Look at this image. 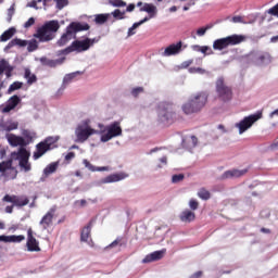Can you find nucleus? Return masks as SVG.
<instances>
[{"instance_id":"f257e3e1","label":"nucleus","mask_w":278,"mask_h":278,"mask_svg":"<svg viewBox=\"0 0 278 278\" xmlns=\"http://www.w3.org/2000/svg\"><path fill=\"white\" fill-rule=\"evenodd\" d=\"M29 157H31V153L20 146V148L13 152H11L9 159L0 163V173L1 177H5V179H16V175L20 173H30L31 163L29 162Z\"/></svg>"},{"instance_id":"f03ea898","label":"nucleus","mask_w":278,"mask_h":278,"mask_svg":"<svg viewBox=\"0 0 278 278\" xmlns=\"http://www.w3.org/2000/svg\"><path fill=\"white\" fill-rule=\"evenodd\" d=\"M62 25H64V21H47L37 28L34 38H37L39 42H51V40H55V36H58V31H60Z\"/></svg>"},{"instance_id":"7ed1b4c3","label":"nucleus","mask_w":278,"mask_h":278,"mask_svg":"<svg viewBox=\"0 0 278 278\" xmlns=\"http://www.w3.org/2000/svg\"><path fill=\"white\" fill-rule=\"evenodd\" d=\"M88 29H90V25H88V23L72 22L66 26L64 33L56 41L58 47H66L71 40H75V38H77V34H79V31H88Z\"/></svg>"},{"instance_id":"20e7f679","label":"nucleus","mask_w":278,"mask_h":278,"mask_svg":"<svg viewBox=\"0 0 278 278\" xmlns=\"http://www.w3.org/2000/svg\"><path fill=\"white\" fill-rule=\"evenodd\" d=\"M205 103H207V93L198 92L182 104L181 110L185 114H197V112H201L205 108Z\"/></svg>"},{"instance_id":"39448f33","label":"nucleus","mask_w":278,"mask_h":278,"mask_svg":"<svg viewBox=\"0 0 278 278\" xmlns=\"http://www.w3.org/2000/svg\"><path fill=\"white\" fill-rule=\"evenodd\" d=\"M98 136H100V141L102 142H110L113 138L123 136L121 122H113L109 125L98 124Z\"/></svg>"},{"instance_id":"423d86ee","label":"nucleus","mask_w":278,"mask_h":278,"mask_svg":"<svg viewBox=\"0 0 278 278\" xmlns=\"http://www.w3.org/2000/svg\"><path fill=\"white\" fill-rule=\"evenodd\" d=\"M74 136L76 138L75 142L84 144L90 136H99V129H94L90 126V119H84L77 124Z\"/></svg>"},{"instance_id":"0eeeda50","label":"nucleus","mask_w":278,"mask_h":278,"mask_svg":"<svg viewBox=\"0 0 278 278\" xmlns=\"http://www.w3.org/2000/svg\"><path fill=\"white\" fill-rule=\"evenodd\" d=\"M22 136H16L14 134H7L5 138L11 147H27L34 142V138H36V132L24 129L22 130Z\"/></svg>"},{"instance_id":"6e6552de","label":"nucleus","mask_w":278,"mask_h":278,"mask_svg":"<svg viewBox=\"0 0 278 278\" xmlns=\"http://www.w3.org/2000/svg\"><path fill=\"white\" fill-rule=\"evenodd\" d=\"M99 42V38H88L85 39H77L74 40L70 47L62 50V53L65 55H68V53H73V51H76V53H84L85 51L90 50L91 47L97 45Z\"/></svg>"},{"instance_id":"1a4fd4ad","label":"nucleus","mask_w":278,"mask_h":278,"mask_svg":"<svg viewBox=\"0 0 278 278\" xmlns=\"http://www.w3.org/2000/svg\"><path fill=\"white\" fill-rule=\"evenodd\" d=\"M247 40V37L243 35H231L226 38L216 39L213 42V49L215 51H223V49H227V47H235L236 45H240Z\"/></svg>"},{"instance_id":"9d476101","label":"nucleus","mask_w":278,"mask_h":278,"mask_svg":"<svg viewBox=\"0 0 278 278\" xmlns=\"http://www.w3.org/2000/svg\"><path fill=\"white\" fill-rule=\"evenodd\" d=\"M157 116L161 123H168L175 117V105L170 102H160L157 104Z\"/></svg>"},{"instance_id":"9b49d317","label":"nucleus","mask_w":278,"mask_h":278,"mask_svg":"<svg viewBox=\"0 0 278 278\" xmlns=\"http://www.w3.org/2000/svg\"><path fill=\"white\" fill-rule=\"evenodd\" d=\"M60 140V137H48L45 141L39 142L36 148L37 151L34 152L33 157L34 160H40L47 153V151H51L55 149V142Z\"/></svg>"},{"instance_id":"f8f14e48","label":"nucleus","mask_w":278,"mask_h":278,"mask_svg":"<svg viewBox=\"0 0 278 278\" xmlns=\"http://www.w3.org/2000/svg\"><path fill=\"white\" fill-rule=\"evenodd\" d=\"M262 118V112L245 116L243 119L235 124V127L239 129V135L242 136L245 131H249L253 127L254 123H257Z\"/></svg>"},{"instance_id":"ddd939ff","label":"nucleus","mask_w":278,"mask_h":278,"mask_svg":"<svg viewBox=\"0 0 278 278\" xmlns=\"http://www.w3.org/2000/svg\"><path fill=\"white\" fill-rule=\"evenodd\" d=\"M216 92L222 101H231V88L225 84L223 76L218 77L216 80Z\"/></svg>"},{"instance_id":"4468645a","label":"nucleus","mask_w":278,"mask_h":278,"mask_svg":"<svg viewBox=\"0 0 278 278\" xmlns=\"http://www.w3.org/2000/svg\"><path fill=\"white\" fill-rule=\"evenodd\" d=\"M249 58L255 66H268V64L273 62L270 54L267 52H254L251 53Z\"/></svg>"},{"instance_id":"2eb2a0df","label":"nucleus","mask_w":278,"mask_h":278,"mask_svg":"<svg viewBox=\"0 0 278 278\" xmlns=\"http://www.w3.org/2000/svg\"><path fill=\"white\" fill-rule=\"evenodd\" d=\"M4 203H12L15 207H25V205L29 204V199L25 195H10L5 194L2 198Z\"/></svg>"},{"instance_id":"dca6fc26","label":"nucleus","mask_w":278,"mask_h":278,"mask_svg":"<svg viewBox=\"0 0 278 278\" xmlns=\"http://www.w3.org/2000/svg\"><path fill=\"white\" fill-rule=\"evenodd\" d=\"M129 175L125 172H119L115 174H111L96 182L98 186H103L104 184H116L118 181H123V179H127Z\"/></svg>"},{"instance_id":"f3484780","label":"nucleus","mask_w":278,"mask_h":278,"mask_svg":"<svg viewBox=\"0 0 278 278\" xmlns=\"http://www.w3.org/2000/svg\"><path fill=\"white\" fill-rule=\"evenodd\" d=\"M81 75H84V72L80 71L66 74L63 78L61 87L58 90V94H62L66 90L67 86L73 84V81H76L77 77H81Z\"/></svg>"},{"instance_id":"a211bd4d","label":"nucleus","mask_w":278,"mask_h":278,"mask_svg":"<svg viewBox=\"0 0 278 278\" xmlns=\"http://www.w3.org/2000/svg\"><path fill=\"white\" fill-rule=\"evenodd\" d=\"M137 8H140V12H147L149 16H146L148 21H151V18H155L157 16V7L153 3H143V2H138Z\"/></svg>"},{"instance_id":"6ab92c4d","label":"nucleus","mask_w":278,"mask_h":278,"mask_svg":"<svg viewBox=\"0 0 278 278\" xmlns=\"http://www.w3.org/2000/svg\"><path fill=\"white\" fill-rule=\"evenodd\" d=\"M184 45L181 41H178L177 43H172L168 47L164 49L163 52H161L162 58H170L173 55H179L181 53V47Z\"/></svg>"},{"instance_id":"aec40b11","label":"nucleus","mask_w":278,"mask_h":278,"mask_svg":"<svg viewBox=\"0 0 278 278\" xmlns=\"http://www.w3.org/2000/svg\"><path fill=\"white\" fill-rule=\"evenodd\" d=\"M53 216H55V208H50L39 222L41 229L47 230L53 227Z\"/></svg>"},{"instance_id":"412c9836","label":"nucleus","mask_w":278,"mask_h":278,"mask_svg":"<svg viewBox=\"0 0 278 278\" xmlns=\"http://www.w3.org/2000/svg\"><path fill=\"white\" fill-rule=\"evenodd\" d=\"M33 233H34V231L31 229H28L26 247H27L28 251H30V252H38V251H40V245L38 243V240H36V238H34Z\"/></svg>"},{"instance_id":"4be33fe9","label":"nucleus","mask_w":278,"mask_h":278,"mask_svg":"<svg viewBox=\"0 0 278 278\" xmlns=\"http://www.w3.org/2000/svg\"><path fill=\"white\" fill-rule=\"evenodd\" d=\"M166 253V249L154 251L150 254H148L143 260L142 264H151V262H157L164 257V254Z\"/></svg>"},{"instance_id":"5701e85b","label":"nucleus","mask_w":278,"mask_h":278,"mask_svg":"<svg viewBox=\"0 0 278 278\" xmlns=\"http://www.w3.org/2000/svg\"><path fill=\"white\" fill-rule=\"evenodd\" d=\"M13 71L14 67L10 65V62H8L5 59L0 60V77H2L3 73H5L7 79H10Z\"/></svg>"},{"instance_id":"b1692460","label":"nucleus","mask_w":278,"mask_h":278,"mask_svg":"<svg viewBox=\"0 0 278 278\" xmlns=\"http://www.w3.org/2000/svg\"><path fill=\"white\" fill-rule=\"evenodd\" d=\"M18 103H21V98L18 96H12L4 108H2V113L3 114H8L9 112H12V110H14V108H16V105H18Z\"/></svg>"},{"instance_id":"393cba45","label":"nucleus","mask_w":278,"mask_h":278,"mask_svg":"<svg viewBox=\"0 0 278 278\" xmlns=\"http://www.w3.org/2000/svg\"><path fill=\"white\" fill-rule=\"evenodd\" d=\"M242 175H247V169H230L222 175V179H238Z\"/></svg>"},{"instance_id":"a878e982","label":"nucleus","mask_w":278,"mask_h":278,"mask_svg":"<svg viewBox=\"0 0 278 278\" xmlns=\"http://www.w3.org/2000/svg\"><path fill=\"white\" fill-rule=\"evenodd\" d=\"M40 62L43 66H50V68H55V66H60L61 64H64V58L61 59H47V56H42L40 59Z\"/></svg>"},{"instance_id":"bb28decb","label":"nucleus","mask_w":278,"mask_h":278,"mask_svg":"<svg viewBox=\"0 0 278 278\" xmlns=\"http://www.w3.org/2000/svg\"><path fill=\"white\" fill-rule=\"evenodd\" d=\"M83 164L85 167H87L90 173H103V172H110L112 168L110 166H102V167H97L92 165L88 160H83Z\"/></svg>"},{"instance_id":"cd10ccee","label":"nucleus","mask_w":278,"mask_h":278,"mask_svg":"<svg viewBox=\"0 0 278 278\" xmlns=\"http://www.w3.org/2000/svg\"><path fill=\"white\" fill-rule=\"evenodd\" d=\"M197 144H199V139H197L194 136L186 137L182 139V147L188 151H192Z\"/></svg>"},{"instance_id":"c85d7f7f","label":"nucleus","mask_w":278,"mask_h":278,"mask_svg":"<svg viewBox=\"0 0 278 278\" xmlns=\"http://www.w3.org/2000/svg\"><path fill=\"white\" fill-rule=\"evenodd\" d=\"M92 231V223L85 226L80 233V240L81 242H87V244H90L92 242V239H90V232Z\"/></svg>"},{"instance_id":"c756f323","label":"nucleus","mask_w":278,"mask_h":278,"mask_svg":"<svg viewBox=\"0 0 278 278\" xmlns=\"http://www.w3.org/2000/svg\"><path fill=\"white\" fill-rule=\"evenodd\" d=\"M25 240V236L23 235H11V236H5V235H0V242H23Z\"/></svg>"},{"instance_id":"7c9ffc66","label":"nucleus","mask_w":278,"mask_h":278,"mask_svg":"<svg viewBox=\"0 0 278 278\" xmlns=\"http://www.w3.org/2000/svg\"><path fill=\"white\" fill-rule=\"evenodd\" d=\"M12 47H27V40L15 38L11 40L4 48L5 53L12 49Z\"/></svg>"},{"instance_id":"2f4dec72","label":"nucleus","mask_w":278,"mask_h":278,"mask_svg":"<svg viewBox=\"0 0 278 278\" xmlns=\"http://www.w3.org/2000/svg\"><path fill=\"white\" fill-rule=\"evenodd\" d=\"M179 218L181 223H192V220H194L195 218V215L194 212L190 210H185L180 213Z\"/></svg>"},{"instance_id":"473e14b6","label":"nucleus","mask_w":278,"mask_h":278,"mask_svg":"<svg viewBox=\"0 0 278 278\" xmlns=\"http://www.w3.org/2000/svg\"><path fill=\"white\" fill-rule=\"evenodd\" d=\"M14 34H16V29L9 28L0 36V42H8V40H10V38H12V36H14Z\"/></svg>"},{"instance_id":"72a5a7b5","label":"nucleus","mask_w":278,"mask_h":278,"mask_svg":"<svg viewBox=\"0 0 278 278\" xmlns=\"http://www.w3.org/2000/svg\"><path fill=\"white\" fill-rule=\"evenodd\" d=\"M149 22V17H144L140 22L135 23L129 29H128V37H131L136 34V29L140 27V25H144V23Z\"/></svg>"},{"instance_id":"f704fd0d","label":"nucleus","mask_w":278,"mask_h":278,"mask_svg":"<svg viewBox=\"0 0 278 278\" xmlns=\"http://www.w3.org/2000/svg\"><path fill=\"white\" fill-rule=\"evenodd\" d=\"M2 129L3 131H14V129H18V122H12V121L5 122L2 125Z\"/></svg>"},{"instance_id":"c9c22d12","label":"nucleus","mask_w":278,"mask_h":278,"mask_svg":"<svg viewBox=\"0 0 278 278\" xmlns=\"http://www.w3.org/2000/svg\"><path fill=\"white\" fill-rule=\"evenodd\" d=\"M123 239L122 238H117L116 240H114L111 244H109L105 250L110 251V249H114L115 251H121V247H123Z\"/></svg>"},{"instance_id":"e433bc0d","label":"nucleus","mask_w":278,"mask_h":278,"mask_svg":"<svg viewBox=\"0 0 278 278\" xmlns=\"http://www.w3.org/2000/svg\"><path fill=\"white\" fill-rule=\"evenodd\" d=\"M58 170V163H51L43 169V175L49 177V175H53Z\"/></svg>"},{"instance_id":"4c0bfd02","label":"nucleus","mask_w":278,"mask_h":278,"mask_svg":"<svg viewBox=\"0 0 278 278\" xmlns=\"http://www.w3.org/2000/svg\"><path fill=\"white\" fill-rule=\"evenodd\" d=\"M27 51L29 53H34V51H37L38 50V40L36 39H30V40H27Z\"/></svg>"},{"instance_id":"58836bf2","label":"nucleus","mask_w":278,"mask_h":278,"mask_svg":"<svg viewBox=\"0 0 278 278\" xmlns=\"http://www.w3.org/2000/svg\"><path fill=\"white\" fill-rule=\"evenodd\" d=\"M109 18H110V13L98 14V15H96L94 21H96L97 25H103V23H106Z\"/></svg>"},{"instance_id":"ea45409f","label":"nucleus","mask_w":278,"mask_h":278,"mask_svg":"<svg viewBox=\"0 0 278 278\" xmlns=\"http://www.w3.org/2000/svg\"><path fill=\"white\" fill-rule=\"evenodd\" d=\"M24 77L25 79H27L28 84H36V76L31 74V71L29 68L25 70Z\"/></svg>"},{"instance_id":"a19ab883","label":"nucleus","mask_w":278,"mask_h":278,"mask_svg":"<svg viewBox=\"0 0 278 278\" xmlns=\"http://www.w3.org/2000/svg\"><path fill=\"white\" fill-rule=\"evenodd\" d=\"M21 88H23V83L15 81L12 85H10V87L8 89V93L12 94V92H15V90H21Z\"/></svg>"},{"instance_id":"79ce46f5","label":"nucleus","mask_w":278,"mask_h":278,"mask_svg":"<svg viewBox=\"0 0 278 278\" xmlns=\"http://www.w3.org/2000/svg\"><path fill=\"white\" fill-rule=\"evenodd\" d=\"M110 16H113L117 21H123V18H125V11H121V10L116 9L115 11H113L110 14Z\"/></svg>"},{"instance_id":"37998d69","label":"nucleus","mask_w":278,"mask_h":278,"mask_svg":"<svg viewBox=\"0 0 278 278\" xmlns=\"http://www.w3.org/2000/svg\"><path fill=\"white\" fill-rule=\"evenodd\" d=\"M110 5H113V8H125L127 5V2L123 0H109Z\"/></svg>"},{"instance_id":"c03bdc74","label":"nucleus","mask_w":278,"mask_h":278,"mask_svg":"<svg viewBox=\"0 0 278 278\" xmlns=\"http://www.w3.org/2000/svg\"><path fill=\"white\" fill-rule=\"evenodd\" d=\"M200 53H203V55H212L214 51H212L210 46H201Z\"/></svg>"},{"instance_id":"a18cd8bd","label":"nucleus","mask_w":278,"mask_h":278,"mask_svg":"<svg viewBox=\"0 0 278 278\" xmlns=\"http://www.w3.org/2000/svg\"><path fill=\"white\" fill-rule=\"evenodd\" d=\"M189 73L191 74H199V75H205V74H208L207 71L201 68V67H190L189 68Z\"/></svg>"},{"instance_id":"49530a36","label":"nucleus","mask_w":278,"mask_h":278,"mask_svg":"<svg viewBox=\"0 0 278 278\" xmlns=\"http://www.w3.org/2000/svg\"><path fill=\"white\" fill-rule=\"evenodd\" d=\"M198 197L200 199H203V201H207V199H210V191L205 190V189H201L199 192H198Z\"/></svg>"},{"instance_id":"de8ad7c7","label":"nucleus","mask_w":278,"mask_h":278,"mask_svg":"<svg viewBox=\"0 0 278 278\" xmlns=\"http://www.w3.org/2000/svg\"><path fill=\"white\" fill-rule=\"evenodd\" d=\"M212 27V25H207L205 27H201L197 30V36H199L200 38L203 37L207 30H210V28Z\"/></svg>"},{"instance_id":"09e8293b","label":"nucleus","mask_w":278,"mask_h":278,"mask_svg":"<svg viewBox=\"0 0 278 278\" xmlns=\"http://www.w3.org/2000/svg\"><path fill=\"white\" fill-rule=\"evenodd\" d=\"M56 3L58 10H64L68 5V0H54Z\"/></svg>"},{"instance_id":"8fccbe9b","label":"nucleus","mask_w":278,"mask_h":278,"mask_svg":"<svg viewBox=\"0 0 278 278\" xmlns=\"http://www.w3.org/2000/svg\"><path fill=\"white\" fill-rule=\"evenodd\" d=\"M184 174H178V175H174L172 177V182L173 184H179V181H184Z\"/></svg>"},{"instance_id":"3c124183","label":"nucleus","mask_w":278,"mask_h":278,"mask_svg":"<svg viewBox=\"0 0 278 278\" xmlns=\"http://www.w3.org/2000/svg\"><path fill=\"white\" fill-rule=\"evenodd\" d=\"M144 89L142 87H136L131 90V94L132 97H138V94H141V92H143Z\"/></svg>"},{"instance_id":"603ef678","label":"nucleus","mask_w":278,"mask_h":278,"mask_svg":"<svg viewBox=\"0 0 278 278\" xmlns=\"http://www.w3.org/2000/svg\"><path fill=\"white\" fill-rule=\"evenodd\" d=\"M75 205L77 206V207H86L87 205H88V201L87 200H77V201H75Z\"/></svg>"},{"instance_id":"864d4df0","label":"nucleus","mask_w":278,"mask_h":278,"mask_svg":"<svg viewBox=\"0 0 278 278\" xmlns=\"http://www.w3.org/2000/svg\"><path fill=\"white\" fill-rule=\"evenodd\" d=\"M35 23H36V18L29 17L28 21L24 23L25 29H29V27H31V25H34Z\"/></svg>"},{"instance_id":"5fc2aeb1","label":"nucleus","mask_w":278,"mask_h":278,"mask_svg":"<svg viewBox=\"0 0 278 278\" xmlns=\"http://www.w3.org/2000/svg\"><path fill=\"white\" fill-rule=\"evenodd\" d=\"M189 207L190 210H199V202H197V200H190L189 201Z\"/></svg>"},{"instance_id":"6e6d98bb","label":"nucleus","mask_w":278,"mask_h":278,"mask_svg":"<svg viewBox=\"0 0 278 278\" xmlns=\"http://www.w3.org/2000/svg\"><path fill=\"white\" fill-rule=\"evenodd\" d=\"M232 23H242L243 25H247V24H248V22H245V21L242 18V16H240V15L233 16V17H232Z\"/></svg>"},{"instance_id":"4d7b16f0","label":"nucleus","mask_w":278,"mask_h":278,"mask_svg":"<svg viewBox=\"0 0 278 278\" xmlns=\"http://www.w3.org/2000/svg\"><path fill=\"white\" fill-rule=\"evenodd\" d=\"M38 0H33L26 4V8H34V10H38Z\"/></svg>"},{"instance_id":"13d9d810","label":"nucleus","mask_w":278,"mask_h":278,"mask_svg":"<svg viewBox=\"0 0 278 278\" xmlns=\"http://www.w3.org/2000/svg\"><path fill=\"white\" fill-rule=\"evenodd\" d=\"M193 60H188V61H184L180 65L179 68H188V66H191V64L193 63Z\"/></svg>"},{"instance_id":"bf43d9fd","label":"nucleus","mask_w":278,"mask_h":278,"mask_svg":"<svg viewBox=\"0 0 278 278\" xmlns=\"http://www.w3.org/2000/svg\"><path fill=\"white\" fill-rule=\"evenodd\" d=\"M217 129L219 131V136H223V134H227V129L225 128V126L223 124L218 125Z\"/></svg>"},{"instance_id":"052dcab7","label":"nucleus","mask_w":278,"mask_h":278,"mask_svg":"<svg viewBox=\"0 0 278 278\" xmlns=\"http://www.w3.org/2000/svg\"><path fill=\"white\" fill-rule=\"evenodd\" d=\"M75 157V152H70L65 155V161L71 162V160H74Z\"/></svg>"},{"instance_id":"680f3d73","label":"nucleus","mask_w":278,"mask_h":278,"mask_svg":"<svg viewBox=\"0 0 278 278\" xmlns=\"http://www.w3.org/2000/svg\"><path fill=\"white\" fill-rule=\"evenodd\" d=\"M14 207H15L14 204L7 206V207H5V213H7V214H12Z\"/></svg>"},{"instance_id":"e2e57ef3","label":"nucleus","mask_w":278,"mask_h":278,"mask_svg":"<svg viewBox=\"0 0 278 278\" xmlns=\"http://www.w3.org/2000/svg\"><path fill=\"white\" fill-rule=\"evenodd\" d=\"M161 164H163V166H166V164H168V159L166 156H163L160 159Z\"/></svg>"},{"instance_id":"0e129e2a","label":"nucleus","mask_w":278,"mask_h":278,"mask_svg":"<svg viewBox=\"0 0 278 278\" xmlns=\"http://www.w3.org/2000/svg\"><path fill=\"white\" fill-rule=\"evenodd\" d=\"M134 10H136V5H135V4H129V5L126 8V12H134Z\"/></svg>"},{"instance_id":"69168bd1","label":"nucleus","mask_w":278,"mask_h":278,"mask_svg":"<svg viewBox=\"0 0 278 278\" xmlns=\"http://www.w3.org/2000/svg\"><path fill=\"white\" fill-rule=\"evenodd\" d=\"M202 275V271H197L195 274L191 275L190 278H201Z\"/></svg>"},{"instance_id":"338daca9","label":"nucleus","mask_w":278,"mask_h":278,"mask_svg":"<svg viewBox=\"0 0 278 278\" xmlns=\"http://www.w3.org/2000/svg\"><path fill=\"white\" fill-rule=\"evenodd\" d=\"M191 48H192V51H198V53L201 52V46H199V45H194Z\"/></svg>"},{"instance_id":"774afa93","label":"nucleus","mask_w":278,"mask_h":278,"mask_svg":"<svg viewBox=\"0 0 278 278\" xmlns=\"http://www.w3.org/2000/svg\"><path fill=\"white\" fill-rule=\"evenodd\" d=\"M270 42H278V35L270 38Z\"/></svg>"}]
</instances>
